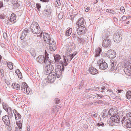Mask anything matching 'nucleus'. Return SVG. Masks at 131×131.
I'll return each mask as SVG.
<instances>
[{"mask_svg": "<svg viewBox=\"0 0 131 131\" xmlns=\"http://www.w3.org/2000/svg\"><path fill=\"white\" fill-rule=\"evenodd\" d=\"M116 113L114 114L113 113H111L110 115L111 116V119L112 120L111 122H110L109 123V125L113 126H117L118 124L120 122V118L121 117L116 114L117 112L116 111Z\"/></svg>", "mask_w": 131, "mask_h": 131, "instance_id": "obj_1", "label": "nucleus"}, {"mask_svg": "<svg viewBox=\"0 0 131 131\" xmlns=\"http://www.w3.org/2000/svg\"><path fill=\"white\" fill-rule=\"evenodd\" d=\"M31 31L34 34H39L41 36L42 34L41 32L40 28L37 23L35 22H33L30 26Z\"/></svg>", "mask_w": 131, "mask_h": 131, "instance_id": "obj_2", "label": "nucleus"}, {"mask_svg": "<svg viewBox=\"0 0 131 131\" xmlns=\"http://www.w3.org/2000/svg\"><path fill=\"white\" fill-rule=\"evenodd\" d=\"M54 60L55 62L57 64H61L62 67V71H63L64 69V65L63 64L64 60L63 59V57H61V56L59 54H57L54 56Z\"/></svg>", "mask_w": 131, "mask_h": 131, "instance_id": "obj_3", "label": "nucleus"}, {"mask_svg": "<svg viewBox=\"0 0 131 131\" xmlns=\"http://www.w3.org/2000/svg\"><path fill=\"white\" fill-rule=\"evenodd\" d=\"M46 53H47L46 52ZM48 54L47 53H46L45 56L42 55L39 56L37 58V61L41 64L44 63L45 64H47L48 61H49L48 60Z\"/></svg>", "mask_w": 131, "mask_h": 131, "instance_id": "obj_4", "label": "nucleus"}, {"mask_svg": "<svg viewBox=\"0 0 131 131\" xmlns=\"http://www.w3.org/2000/svg\"><path fill=\"white\" fill-rule=\"evenodd\" d=\"M45 67L46 70L44 72L45 74L47 75L48 74V73L52 72V71L54 69V67L51 64V62L50 61H49H49L47 62L46 64H45Z\"/></svg>", "mask_w": 131, "mask_h": 131, "instance_id": "obj_5", "label": "nucleus"}, {"mask_svg": "<svg viewBox=\"0 0 131 131\" xmlns=\"http://www.w3.org/2000/svg\"><path fill=\"white\" fill-rule=\"evenodd\" d=\"M48 75L47 77V79L49 81V82L52 83L55 80L57 75L54 72L48 73Z\"/></svg>", "mask_w": 131, "mask_h": 131, "instance_id": "obj_6", "label": "nucleus"}, {"mask_svg": "<svg viewBox=\"0 0 131 131\" xmlns=\"http://www.w3.org/2000/svg\"><path fill=\"white\" fill-rule=\"evenodd\" d=\"M63 59L64 60L63 62L64 63H63V64L65 66H66L71 60L73 58V57H72L71 54L68 55L66 56H63Z\"/></svg>", "mask_w": 131, "mask_h": 131, "instance_id": "obj_7", "label": "nucleus"}, {"mask_svg": "<svg viewBox=\"0 0 131 131\" xmlns=\"http://www.w3.org/2000/svg\"><path fill=\"white\" fill-rule=\"evenodd\" d=\"M55 71V73L57 78L60 77L62 74L61 67L60 66L57 65L56 67Z\"/></svg>", "mask_w": 131, "mask_h": 131, "instance_id": "obj_8", "label": "nucleus"}, {"mask_svg": "<svg viewBox=\"0 0 131 131\" xmlns=\"http://www.w3.org/2000/svg\"><path fill=\"white\" fill-rule=\"evenodd\" d=\"M122 35L121 34L117 32L113 36V40L114 42L118 43L121 40L122 37Z\"/></svg>", "mask_w": 131, "mask_h": 131, "instance_id": "obj_9", "label": "nucleus"}, {"mask_svg": "<svg viewBox=\"0 0 131 131\" xmlns=\"http://www.w3.org/2000/svg\"><path fill=\"white\" fill-rule=\"evenodd\" d=\"M49 45V48L50 50L52 51H54L56 49V43L53 39H52L50 42Z\"/></svg>", "mask_w": 131, "mask_h": 131, "instance_id": "obj_10", "label": "nucleus"}, {"mask_svg": "<svg viewBox=\"0 0 131 131\" xmlns=\"http://www.w3.org/2000/svg\"><path fill=\"white\" fill-rule=\"evenodd\" d=\"M116 52L110 49L108 50L106 53L107 57L111 58H115L116 56Z\"/></svg>", "mask_w": 131, "mask_h": 131, "instance_id": "obj_11", "label": "nucleus"}, {"mask_svg": "<svg viewBox=\"0 0 131 131\" xmlns=\"http://www.w3.org/2000/svg\"><path fill=\"white\" fill-rule=\"evenodd\" d=\"M111 40L108 38H106L103 40V43L102 44V46L105 48H107L110 47L111 45Z\"/></svg>", "mask_w": 131, "mask_h": 131, "instance_id": "obj_12", "label": "nucleus"}, {"mask_svg": "<svg viewBox=\"0 0 131 131\" xmlns=\"http://www.w3.org/2000/svg\"><path fill=\"white\" fill-rule=\"evenodd\" d=\"M2 120L5 125L9 126H10V121L8 116L6 115L2 117Z\"/></svg>", "mask_w": 131, "mask_h": 131, "instance_id": "obj_13", "label": "nucleus"}, {"mask_svg": "<svg viewBox=\"0 0 131 131\" xmlns=\"http://www.w3.org/2000/svg\"><path fill=\"white\" fill-rule=\"evenodd\" d=\"M77 30L78 34L79 35H80L81 34H84L86 31V28L85 26H83L78 28Z\"/></svg>", "mask_w": 131, "mask_h": 131, "instance_id": "obj_14", "label": "nucleus"}, {"mask_svg": "<svg viewBox=\"0 0 131 131\" xmlns=\"http://www.w3.org/2000/svg\"><path fill=\"white\" fill-rule=\"evenodd\" d=\"M43 39L45 42L47 43H49L53 39H51L50 35L47 33H43Z\"/></svg>", "mask_w": 131, "mask_h": 131, "instance_id": "obj_15", "label": "nucleus"}, {"mask_svg": "<svg viewBox=\"0 0 131 131\" xmlns=\"http://www.w3.org/2000/svg\"><path fill=\"white\" fill-rule=\"evenodd\" d=\"M46 8L47 9L43 11V14L45 16H47L51 15L52 10L49 5H47Z\"/></svg>", "mask_w": 131, "mask_h": 131, "instance_id": "obj_16", "label": "nucleus"}, {"mask_svg": "<svg viewBox=\"0 0 131 131\" xmlns=\"http://www.w3.org/2000/svg\"><path fill=\"white\" fill-rule=\"evenodd\" d=\"M89 71L90 74L93 75L96 74L99 72L97 69L93 67H90Z\"/></svg>", "mask_w": 131, "mask_h": 131, "instance_id": "obj_17", "label": "nucleus"}, {"mask_svg": "<svg viewBox=\"0 0 131 131\" xmlns=\"http://www.w3.org/2000/svg\"><path fill=\"white\" fill-rule=\"evenodd\" d=\"M102 51V49L100 48H97L95 50V58L98 57H100V58H101V57H102V55H100V53Z\"/></svg>", "mask_w": 131, "mask_h": 131, "instance_id": "obj_18", "label": "nucleus"}, {"mask_svg": "<svg viewBox=\"0 0 131 131\" xmlns=\"http://www.w3.org/2000/svg\"><path fill=\"white\" fill-rule=\"evenodd\" d=\"M28 31V29L25 28L23 31L21 35V37H20V39L21 40H23L25 38L27 35Z\"/></svg>", "mask_w": 131, "mask_h": 131, "instance_id": "obj_19", "label": "nucleus"}, {"mask_svg": "<svg viewBox=\"0 0 131 131\" xmlns=\"http://www.w3.org/2000/svg\"><path fill=\"white\" fill-rule=\"evenodd\" d=\"M123 125L127 128H131V120L129 119H126L125 121L124 124Z\"/></svg>", "mask_w": 131, "mask_h": 131, "instance_id": "obj_20", "label": "nucleus"}, {"mask_svg": "<svg viewBox=\"0 0 131 131\" xmlns=\"http://www.w3.org/2000/svg\"><path fill=\"white\" fill-rule=\"evenodd\" d=\"M84 20L82 17L80 18L77 23V25L78 26H80L84 24Z\"/></svg>", "mask_w": 131, "mask_h": 131, "instance_id": "obj_21", "label": "nucleus"}, {"mask_svg": "<svg viewBox=\"0 0 131 131\" xmlns=\"http://www.w3.org/2000/svg\"><path fill=\"white\" fill-rule=\"evenodd\" d=\"M108 65L107 63L104 62H102L100 65H99V68L100 69L102 70H105L107 68Z\"/></svg>", "mask_w": 131, "mask_h": 131, "instance_id": "obj_22", "label": "nucleus"}, {"mask_svg": "<svg viewBox=\"0 0 131 131\" xmlns=\"http://www.w3.org/2000/svg\"><path fill=\"white\" fill-rule=\"evenodd\" d=\"M110 64L111 67V71H114V70L116 69V63L115 62H114L113 61H111L110 62Z\"/></svg>", "mask_w": 131, "mask_h": 131, "instance_id": "obj_23", "label": "nucleus"}, {"mask_svg": "<svg viewBox=\"0 0 131 131\" xmlns=\"http://www.w3.org/2000/svg\"><path fill=\"white\" fill-rule=\"evenodd\" d=\"M27 87V84L25 82H23L21 86V90L24 93H26V88Z\"/></svg>", "mask_w": 131, "mask_h": 131, "instance_id": "obj_24", "label": "nucleus"}, {"mask_svg": "<svg viewBox=\"0 0 131 131\" xmlns=\"http://www.w3.org/2000/svg\"><path fill=\"white\" fill-rule=\"evenodd\" d=\"M111 113L110 111H108L107 110H105L104 111L102 116L103 118H105L106 116H108V115H110Z\"/></svg>", "mask_w": 131, "mask_h": 131, "instance_id": "obj_25", "label": "nucleus"}, {"mask_svg": "<svg viewBox=\"0 0 131 131\" xmlns=\"http://www.w3.org/2000/svg\"><path fill=\"white\" fill-rule=\"evenodd\" d=\"M11 3L13 4L15 8L18 7L19 5L17 2L18 0H10Z\"/></svg>", "mask_w": 131, "mask_h": 131, "instance_id": "obj_26", "label": "nucleus"}, {"mask_svg": "<svg viewBox=\"0 0 131 131\" xmlns=\"http://www.w3.org/2000/svg\"><path fill=\"white\" fill-rule=\"evenodd\" d=\"M73 49L72 47H70L69 46L67 45L66 46V52L67 53H69L71 52L72 50Z\"/></svg>", "mask_w": 131, "mask_h": 131, "instance_id": "obj_27", "label": "nucleus"}, {"mask_svg": "<svg viewBox=\"0 0 131 131\" xmlns=\"http://www.w3.org/2000/svg\"><path fill=\"white\" fill-rule=\"evenodd\" d=\"M15 15L14 14H12L10 18L11 22H13V23L16 21V17H15Z\"/></svg>", "mask_w": 131, "mask_h": 131, "instance_id": "obj_28", "label": "nucleus"}, {"mask_svg": "<svg viewBox=\"0 0 131 131\" xmlns=\"http://www.w3.org/2000/svg\"><path fill=\"white\" fill-rule=\"evenodd\" d=\"M12 86L14 89H16V90H19L20 89V85L19 84L16 83H13Z\"/></svg>", "mask_w": 131, "mask_h": 131, "instance_id": "obj_29", "label": "nucleus"}, {"mask_svg": "<svg viewBox=\"0 0 131 131\" xmlns=\"http://www.w3.org/2000/svg\"><path fill=\"white\" fill-rule=\"evenodd\" d=\"M103 34L104 35V36L106 38H107L110 35V32L107 30L105 31Z\"/></svg>", "mask_w": 131, "mask_h": 131, "instance_id": "obj_30", "label": "nucleus"}, {"mask_svg": "<svg viewBox=\"0 0 131 131\" xmlns=\"http://www.w3.org/2000/svg\"><path fill=\"white\" fill-rule=\"evenodd\" d=\"M72 31V29L71 28H69L66 31L65 34L67 36H69L71 35Z\"/></svg>", "mask_w": 131, "mask_h": 131, "instance_id": "obj_31", "label": "nucleus"}, {"mask_svg": "<svg viewBox=\"0 0 131 131\" xmlns=\"http://www.w3.org/2000/svg\"><path fill=\"white\" fill-rule=\"evenodd\" d=\"M7 112L8 115L10 117H12L13 116V113L12 111L11 108H9L7 110Z\"/></svg>", "mask_w": 131, "mask_h": 131, "instance_id": "obj_32", "label": "nucleus"}, {"mask_svg": "<svg viewBox=\"0 0 131 131\" xmlns=\"http://www.w3.org/2000/svg\"><path fill=\"white\" fill-rule=\"evenodd\" d=\"M7 67L10 70H12L13 69V64L10 62H8L7 63Z\"/></svg>", "mask_w": 131, "mask_h": 131, "instance_id": "obj_33", "label": "nucleus"}, {"mask_svg": "<svg viewBox=\"0 0 131 131\" xmlns=\"http://www.w3.org/2000/svg\"><path fill=\"white\" fill-rule=\"evenodd\" d=\"M2 105L3 108L6 111H7L8 109L10 108V107H9L8 106L7 104H6L5 103H3L2 104Z\"/></svg>", "mask_w": 131, "mask_h": 131, "instance_id": "obj_34", "label": "nucleus"}, {"mask_svg": "<svg viewBox=\"0 0 131 131\" xmlns=\"http://www.w3.org/2000/svg\"><path fill=\"white\" fill-rule=\"evenodd\" d=\"M77 40L79 42L81 43H84L85 41L84 39L78 37Z\"/></svg>", "mask_w": 131, "mask_h": 131, "instance_id": "obj_35", "label": "nucleus"}, {"mask_svg": "<svg viewBox=\"0 0 131 131\" xmlns=\"http://www.w3.org/2000/svg\"><path fill=\"white\" fill-rule=\"evenodd\" d=\"M30 92H31V89L28 87V85H27V87L26 88V93L27 94H28L30 93Z\"/></svg>", "mask_w": 131, "mask_h": 131, "instance_id": "obj_36", "label": "nucleus"}, {"mask_svg": "<svg viewBox=\"0 0 131 131\" xmlns=\"http://www.w3.org/2000/svg\"><path fill=\"white\" fill-rule=\"evenodd\" d=\"M126 95L127 98H130L131 97V91H128L126 94Z\"/></svg>", "mask_w": 131, "mask_h": 131, "instance_id": "obj_37", "label": "nucleus"}, {"mask_svg": "<svg viewBox=\"0 0 131 131\" xmlns=\"http://www.w3.org/2000/svg\"><path fill=\"white\" fill-rule=\"evenodd\" d=\"M6 21H5V22L6 23V24H11L12 23H13V22H12L11 21H10L11 20L10 18H7V19H6Z\"/></svg>", "mask_w": 131, "mask_h": 131, "instance_id": "obj_38", "label": "nucleus"}, {"mask_svg": "<svg viewBox=\"0 0 131 131\" xmlns=\"http://www.w3.org/2000/svg\"><path fill=\"white\" fill-rule=\"evenodd\" d=\"M103 62V60L102 58L99 59V60L97 61V63L98 65H100L102 62Z\"/></svg>", "mask_w": 131, "mask_h": 131, "instance_id": "obj_39", "label": "nucleus"}, {"mask_svg": "<svg viewBox=\"0 0 131 131\" xmlns=\"http://www.w3.org/2000/svg\"><path fill=\"white\" fill-rule=\"evenodd\" d=\"M15 116L16 119L17 120L19 119L21 117V116L19 113H17V114L15 115Z\"/></svg>", "mask_w": 131, "mask_h": 131, "instance_id": "obj_40", "label": "nucleus"}, {"mask_svg": "<svg viewBox=\"0 0 131 131\" xmlns=\"http://www.w3.org/2000/svg\"><path fill=\"white\" fill-rule=\"evenodd\" d=\"M126 116L129 119L131 120V112L127 113Z\"/></svg>", "mask_w": 131, "mask_h": 131, "instance_id": "obj_41", "label": "nucleus"}, {"mask_svg": "<svg viewBox=\"0 0 131 131\" xmlns=\"http://www.w3.org/2000/svg\"><path fill=\"white\" fill-rule=\"evenodd\" d=\"M36 6L37 9L39 11L41 8L40 4L38 3H37L36 5Z\"/></svg>", "mask_w": 131, "mask_h": 131, "instance_id": "obj_42", "label": "nucleus"}, {"mask_svg": "<svg viewBox=\"0 0 131 131\" xmlns=\"http://www.w3.org/2000/svg\"><path fill=\"white\" fill-rule=\"evenodd\" d=\"M63 17V15L62 13H60L58 15V18L60 19H61Z\"/></svg>", "mask_w": 131, "mask_h": 131, "instance_id": "obj_43", "label": "nucleus"}, {"mask_svg": "<svg viewBox=\"0 0 131 131\" xmlns=\"http://www.w3.org/2000/svg\"><path fill=\"white\" fill-rule=\"evenodd\" d=\"M106 12H108L111 13L112 14H114V11L111 9H107L106 10Z\"/></svg>", "mask_w": 131, "mask_h": 131, "instance_id": "obj_44", "label": "nucleus"}, {"mask_svg": "<svg viewBox=\"0 0 131 131\" xmlns=\"http://www.w3.org/2000/svg\"><path fill=\"white\" fill-rule=\"evenodd\" d=\"M126 17V16H123L121 18V19H120L122 21H123L126 20V19H127V17Z\"/></svg>", "mask_w": 131, "mask_h": 131, "instance_id": "obj_45", "label": "nucleus"}, {"mask_svg": "<svg viewBox=\"0 0 131 131\" xmlns=\"http://www.w3.org/2000/svg\"><path fill=\"white\" fill-rule=\"evenodd\" d=\"M0 72L1 74L2 75V77L3 78L4 77V72L3 70L2 69H1L0 70Z\"/></svg>", "mask_w": 131, "mask_h": 131, "instance_id": "obj_46", "label": "nucleus"}, {"mask_svg": "<svg viewBox=\"0 0 131 131\" xmlns=\"http://www.w3.org/2000/svg\"><path fill=\"white\" fill-rule=\"evenodd\" d=\"M72 37H73V38L74 39H76L77 37V34L75 33H73L72 35L71 36Z\"/></svg>", "mask_w": 131, "mask_h": 131, "instance_id": "obj_47", "label": "nucleus"}, {"mask_svg": "<svg viewBox=\"0 0 131 131\" xmlns=\"http://www.w3.org/2000/svg\"><path fill=\"white\" fill-rule=\"evenodd\" d=\"M102 101H100V100L98 101H97L95 102V103H94L95 104H93V105H95L96 104H100L101 103H102Z\"/></svg>", "mask_w": 131, "mask_h": 131, "instance_id": "obj_48", "label": "nucleus"}, {"mask_svg": "<svg viewBox=\"0 0 131 131\" xmlns=\"http://www.w3.org/2000/svg\"><path fill=\"white\" fill-rule=\"evenodd\" d=\"M19 78L20 79H22V75L21 72H20V73H18V74H17Z\"/></svg>", "mask_w": 131, "mask_h": 131, "instance_id": "obj_49", "label": "nucleus"}, {"mask_svg": "<svg viewBox=\"0 0 131 131\" xmlns=\"http://www.w3.org/2000/svg\"><path fill=\"white\" fill-rule=\"evenodd\" d=\"M126 117L125 116H124L123 117V118L122 119L121 121V123H122V124L123 125L124 124V121H125L126 120Z\"/></svg>", "mask_w": 131, "mask_h": 131, "instance_id": "obj_50", "label": "nucleus"}, {"mask_svg": "<svg viewBox=\"0 0 131 131\" xmlns=\"http://www.w3.org/2000/svg\"><path fill=\"white\" fill-rule=\"evenodd\" d=\"M60 101V100L58 98H56L55 100V102L57 104H58L59 102Z\"/></svg>", "mask_w": 131, "mask_h": 131, "instance_id": "obj_51", "label": "nucleus"}, {"mask_svg": "<svg viewBox=\"0 0 131 131\" xmlns=\"http://www.w3.org/2000/svg\"><path fill=\"white\" fill-rule=\"evenodd\" d=\"M74 44L73 42L72 43H70V44L69 45H68V46H69L70 47H72V49H73L74 47Z\"/></svg>", "mask_w": 131, "mask_h": 131, "instance_id": "obj_52", "label": "nucleus"}, {"mask_svg": "<svg viewBox=\"0 0 131 131\" xmlns=\"http://www.w3.org/2000/svg\"><path fill=\"white\" fill-rule=\"evenodd\" d=\"M17 126L18 127V128H19L20 129H21L22 128V126L21 124L20 123H18L17 124Z\"/></svg>", "mask_w": 131, "mask_h": 131, "instance_id": "obj_53", "label": "nucleus"}, {"mask_svg": "<svg viewBox=\"0 0 131 131\" xmlns=\"http://www.w3.org/2000/svg\"><path fill=\"white\" fill-rule=\"evenodd\" d=\"M20 70L18 69H17L15 71V72L17 75L18 74V73H20Z\"/></svg>", "mask_w": 131, "mask_h": 131, "instance_id": "obj_54", "label": "nucleus"}, {"mask_svg": "<svg viewBox=\"0 0 131 131\" xmlns=\"http://www.w3.org/2000/svg\"><path fill=\"white\" fill-rule=\"evenodd\" d=\"M120 10L121 11L123 12H125L124 8L123 6H121V7Z\"/></svg>", "mask_w": 131, "mask_h": 131, "instance_id": "obj_55", "label": "nucleus"}, {"mask_svg": "<svg viewBox=\"0 0 131 131\" xmlns=\"http://www.w3.org/2000/svg\"><path fill=\"white\" fill-rule=\"evenodd\" d=\"M77 54V52H73L72 54H71L72 57H73V58L75 56L76 54Z\"/></svg>", "mask_w": 131, "mask_h": 131, "instance_id": "obj_56", "label": "nucleus"}, {"mask_svg": "<svg viewBox=\"0 0 131 131\" xmlns=\"http://www.w3.org/2000/svg\"><path fill=\"white\" fill-rule=\"evenodd\" d=\"M56 2L58 5L59 6L61 5L60 0H56Z\"/></svg>", "mask_w": 131, "mask_h": 131, "instance_id": "obj_57", "label": "nucleus"}, {"mask_svg": "<svg viewBox=\"0 0 131 131\" xmlns=\"http://www.w3.org/2000/svg\"><path fill=\"white\" fill-rule=\"evenodd\" d=\"M4 37L5 38H7V34L6 33H4L3 34Z\"/></svg>", "mask_w": 131, "mask_h": 131, "instance_id": "obj_58", "label": "nucleus"}, {"mask_svg": "<svg viewBox=\"0 0 131 131\" xmlns=\"http://www.w3.org/2000/svg\"><path fill=\"white\" fill-rule=\"evenodd\" d=\"M40 1L42 2L48 3L49 2V0H40Z\"/></svg>", "mask_w": 131, "mask_h": 131, "instance_id": "obj_59", "label": "nucleus"}, {"mask_svg": "<svg viewBox=\"0 0 131 131\" xmlns=\"http://www.w3.org/2000/svg\"><path fill=\"white\" fill-rule=\"evenodd\" d=\"M20 129L19 128L17 127H15V131H21V130L20 129Z\"/></svg>", "mask_w": 131, "mask_h": 131, "instance_id": "obj_60", "label": "nucleus"}, {"mask_svg": "<svg viewBox=\"0 0 131 131\" xmlns=\"http://www.w3.org/2000/svg\"><path fill=\"white\" fill-rule=\"evenodd\" d=\"M104 125V124L102 123H101V124L98 123L97 124V126H103Z\"/></svg>", "mask_w": 131, "mask_h": 131, "instance_id": "obj_61", "label": "nucleus"}, {"mask_svg": "<svg viewBox=\"0 0 131 131\" xmlns=\"http://www.w3.org/2000/svg\"><path fill=\"white\" fill-rule=\"evenodd\" d=\"M3 6V3L2 2H0V8Z\"/></svg>", "mask_w": 131, "mask_h": 131, "instance_id": "obj_62", "label": "nucleus"}, {"mask_svg": "<svg viewBox=\"0 0 131 131\" xmlns=\"http://www.w3.org/2000/svg\"><path fill=\"white\" fill-rule=\"evenodd\" d=\"M5 82L6 83V84H7V85H9L10 84V83L8 81L5 80Z\"/></svg>", "mask_w": 131, "mask_h": 131, "instance_id": "obj_63", "label": "nucleus"}, {"mask_svg": "<svg viewBox=\"0 0 131 131\" xmlns=\"http://www.w3.org/2000/svg\"><path fill=\"white\" fill-rule=\"evenodd\" d=\"M5 17V16H3L1 15L0 16V18L1 19H4Z\"/></svg>", "mask_w": 131, "mask_h": 131, "instance_id": "obj_64", "label": "nucleus"}]
</instances>
